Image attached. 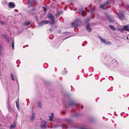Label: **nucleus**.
I'll return each mask as SVG.
<instances>
[{
  "instance_id": "79ce46f5",
  "label": "nucleus",
  "mask_w": 129,
  "mask_h": 129,
  "mask_svg": "<svg viewBox=\"0 0 129 129\" xmlns=\"http://www.w3.org/2000/svg\"><path fill=\"white\" fill-rule=\"evenodd\" d=\"M17 84H18V87H19V84H18V82L17 81Z\"/></svg>"
},
{
  "instance_id": "412c9836",
  "label": "nucleus",
  "mask_w": 129,
  "mask_h": 129,
  "mask_svg": "<svg viewBox=\"0 0 129 129\" xmlns=\"http://www.w3.org/2000/svg\"><path fill=\"white\" fill-rule=\"evenodd\" d=\"M28 2L29 3H35L36 2V0H28Z\"/></svg>"
},
{
  "instance_id": "2f4dec72",
  "label": "nucleus",
  "mask_w": 129,
  "mask_h": 129,
  "mask_svg": "<svg viewBox=\"0 0 129 129\" xmlns=\"http://www.w3.org/2000/svg\"><path fill=\"white\" fill-rule=\"evenodd\" d=\"M2 66L3 67V69H4V68H6V65L5 64H3Z\"/></svg>"
},
{
  "instance_id": "58836bf2",
  "label": "nucleus",
  "mask_w": 129,
  "mask_h": 129,
  "mask_svg": "<svg viewBox=\"0 0 129 129\" xmlns=\"http://www.w3.org/2000/svg\"><path fill=\"white\" fill-rule=\"evenodd\" d=\"M80 129H87V128H80Z\"/></svg>"
},
{
  "instance_id": "f8f14e48",
  "label": "nucleus",
  "mask_w": 129,
  "mask_h": 129,
  "mask_svg": "<svg viewBox=\"0 0 129 129\" xmlns=\"http://www.w3.org/2000/svg\"><path fill=\"white\" fill-rule=\"evenodd\" d=\"M16 125V121H14L12 125H11L10 128L11 129L15 127Z\"/></svg>"
},
{
  "instance_id": "de8ad7c7",
  "label": "nucleus",
  "mask_w": 129,
  "mask_h": 129,
  "mask_svg": "<svg viewBox=\"0 0 129 129\" xmlns=\"http://www.w3.org/2000/svg\"><path fill=\"white\" fill-rule=\"evenodd\" d=\"M70 37H67V38H69ZM66 39H67V38H66Z\"/></svg>"
},
{
  "instance_id": "7ed1b4c3",
  "label": "nucleus",
  "mask_w": 129,
  "mask_h": 129,
  "mask_svg": "<svg viewBox=\"0 0 129 129\" xmlns=\"http://www.w3.org/2000/svg\"><path fill=\"white\" fill-rule=\"evenodd\" d=\"M117 16L120 20L122 21L124 19V16L122 13L119 12L117 14Z\"/></svg>"
},
{
  "instance_id": "c756f323",
  "label": "nucleus",
  "mask_w": 129,
  "mask_h": 129,
  "mask_svg": "<svg viewBox=\"0 0 129 129\" xmlns=\"http://www.w3.org/2000/svg\"><path fill=\"white\" fill-rule=\"evenodd\" d=\"M0 24L2 25L5 24V22L4 21H0Z\"/></svg>"
},
{
  "instance_id": "f257e3e1",
  "label": "nucleus",
  "mask_w": 129,
  "mask_h": 129,
  "mask_svg": "<svg viewBox=\"0 0 129 129\" xmlns=\"http://www.w3.org/2000/svg\"><path fill=\"white\" fill-rule=\"evenodd\" d=\"M47 17L51 21V22L49 23L51 25L53 24L55 22L54 17L52 14L49 13L47 14Z\"/></svg>"
},
{
  "instance_id": "473e14b6",
  "label": "nucleus",
  "mask_w": 129,
  "mask_h": 129,
  "mask_svg": "<svg viewBox=\"0 0 129 129\" xmlns=\"http://www.w3.org/2000/svg\"><path fill=\"white\" fill-rule=\"evenodd\" d=\"M2 36L3 37V38H5L7 36H6L5 35H3Z\"/></svg>"
},
{
  "instance_id": "aec40b11",
  "label": "nucleus",
  "mask_w": 129,
  "mask_h": 129,
  "mask_svg": "<svg viewBox=\"0 0 129 129\" xmlns=\"http://www.w3.org/2000/svg\"><path fill=\"white\" fill-rule=\"evenodd\" d=\"M60 126H62V127L63 128H67V127H69L68 126V125H64V124H62Z\"/></svg>"
},
{
  "instance_id": "bb28decb",
  "label": "nucleus",
  "mask_w": 129,
  "mask_h": 129,
  "mask_svg": "<svg viewBox=\"0 0 129 129\" xmlns=\"http://www.w3.org/2000/svg\"><path fill=\"white\" fill-rule=\"evenodd\" d=\"M105 44L109 45L111 44V43L110 42H107L106 41L105 43Z\"/></svg>"
},
{
  "instance_id": "4c0bfd02",
  "label": "nucleus",
  "mask_w": 129,
  "mask_h": 129,
  "mask_svg": "<svg viewBox=\"0 0 129 129\" xmlns=\"http://www.w3.org/2000/svg\"><path fill=\"white\" fill-rule=\"evenodd\" d=\"M8 38V37L7 36L5 38V39H6V40Z\"/></svg>"
},
{
  "instance_id": "f704fd0d",
  "label": "nucleus",
  "mask_w": 129,
  "mask_h": 129,
  "mask_svg": "<svg viewBox=\"0 0 129 129\" xmlns=\"http://www.w3.org/2000/svg\"><path fill=\"white\" fill-rule=\"evenodd\" d=\"M92 8H91L90 9V10L91 11V13H93V10H92Z\"/></svg>"
},
{
  "instance_id": "cd10ccee",
  "label": "nucleus",
  "mask_w": 129,
  "mask_h": 129,
  "mask_svg": "<svg viewBox=\"0 0 129 129\" xmlns=\"http://www.w3.org/2000/svg\"><path fill=\"white\" fill-rule=\"evenodd\" d=\"M14 41L13 40L12 42V47L13 49H14Z\"/></svg>"
},
{
  "instance_id": "0eeeda50",
  "label": "nucleus",
  "mask_w": 129,
  "mask_h": 129,
  "mask_svg": "<svg viewBox=\"0 0 129 129\" xmlns=\"http://www.w3.org/2000/svg\"><path fill=\"white\" fill-rule=\"evenodd\" d=\"M15 6V4L13 2H10L8 4V7L10 8H13Z\"/></svg>"
},
{
  "instance_id": "4be33fe9",
  "label": "nucleus",
  "mask_w": 129,
  "mask_h": 129,
  "mask_svg": "<svg viewBox=\"0 0 129 129\" xmlns=\"http://www.w3.org/2000/svg\"><path fill=\"white\" fill-rule=\"evenodd\" d=\"M64 71L63 72V74H65L67 73V71L66 70V68H64Z\"/></svg>"
},
{
  "instance_id": "8fccbe9b",
  "label": "nucleus",
  "mask_w": 129,
  "mask_h": 129,
  "mask_svg": "<svg viewBox=\"0 0 129 129\" xmlns=\"http://www.w3.org/2000/svg\"><path fill=\"white\" fill-rule=\"evenodd\" d=\"M0 78H1V75H0Z\"/></svg>"
},
{
  "instance_id": "a211bd4d",
  "label": "nucleus",
  "mask_w": 129,
  "mask_h": 129,
  "mask_svg": "<svg viewBox=\"0 0 129 129\" xmlns=\"http://www.w3.org/2000/svg\"><path fill=\"white\" fill-rule=\"evenodd\" d=\"M30 22H27L24 23V25L26 26H27L30 24Z\"/></svg>"
},
{
  "instance_id": "c85d7f7f",
  "label": "nucleus",
  "mask_w": 129,
  "mask_h": 129,
  "mask_svg": "<svg viewBox=\"0 0 129 129\" xmlns=\"http://www.w3.org/2000/svg\"><path fill=\"white\" fill-rule=\"evenodd\" d=\"M32 3H29V4L28 6V8H30L32 7Z\"/></svg>"
},
{
  "instance_id": "b1692460",
  "label": "nucleus",
  "mask_w": 129,
  "mask_h": 129,
  "mask_svg": "<svg viewBox=\"0 0 129 129\" xmlns=\"http://www.w3.org/2000/svg\"><path fill=\"white\" fill-rule=\"evenodd\" d=\"M37 106L39 107H41V103L40 102H38L37 104Z\"/></svg>"
},
{
  "instance_id": "393cba45",
  "label": "nucleus",
  "mask_w": 129,
  "mask_h": 129,
  "mask_svg": "<svg viewBox=\"0 0 129 129\" xmlns=\"http://www.w3.org/2000/svg\"><path fill=\"white\" fill-rule=\"evenodd\" d=\"M62 13V11L59 12H57L56 14V17L59 16V15L61 13Z\"/></svg>"
},
{
  "instance_id": "5701e85b",
  "label": "nucleus",
  "mask_w": 129,
  "mask_h": 129,
  "mask_svg": "<svg viewBox=\"0 0 129 129\" xmlns=\"http://www.w3.org/2000/svg\"><path fill=\"white\" fill-rule=\"evenodd\" d=\"M18 100L17 101V102H16V107H17V109L19 110V106L18 104L17 103V101H18Z\"/></svg>"
},
{
  "instance_id": "2eb2a0df",
  "label": "nucleus",
  "mask_w": 129,
  "mask_h": 129,
  "mask_svg": "<svg viewBox=\"0 0 129 129\" xmlns=\"http://www.w3.org/2000/svg\"><path fill=\"white\" fill-rule=\"evenodd\" d=\"M35 114L34 113H33L32 115L31 116V120L33 121L35 118Z\"/></svg>"
},
{
  "instance_id": "9d476101",
  "label": "nucleus",
  "mask_w": 129,
  "mask_h": 129,
  "mask_svg": "<svg viewBox=\"0 0 129 129\" xmlns=\"http://www.w3.org/2000/svg\"><path fill=\"white\" fill-rule=\"evenodd\" d=\"M71 25L72 26L74 27H76V26L78 25L77 22L76 21H75L74 22L72 23Z\"/></svg>"
},
{
  "instance_id": "f03ea898",
  "label": "nucleus",
  "mask_w": 129,
  "mask_h": 129,
  "mask_svg": "<svg viewBox=\"0 0 129 129\" xmlns=\"http://www.w3.org/2000/svg\"><path fill=\"white\" fill-rule=\"evenodd\" d=\"M117 30L121 32L123 31L124 30L129 31V26L128 25H125L123 26V28H118Z\"/></svg>"
},
{
  "instance_id": "6ab92c4d",
  "label": "nucleus",
  "mask_w": 129,
  "mask_h": 129,
  "mask_svg": "<svg viewBox=\"0 0 129 129\" xmlns=\"http://www.w3.org/2000/svg\"><path fill=\"white\" fill-rule=\"evenodd\" d=\"M2 4L3 5H6L7 4V1L6 0H4L2 2Z\"/></svg>"
},
{
  "instance_id": "7c9ffc66",
  "label": "nucleus",
  "mask_w": 129,
  "mask_h": 129,
  "mask_svg": "<svg viewBox=\"0 0 129 129\" xmlns=\"http://www.w3.org/2000/svg\"><path fill=\"white\" fill-rule=\"evenodd\" d=\"M66 120L67 122H70L71 121V120L68 119H66Z\"/></svg>"
},
{
  "instance_id": "c9c22d12",
  "label": "nucleus",
  "mask_w": 129,
  "mask_h": 129,
  "mask_svg": "<svg viewBox=\"0 0 129 129\" xmlns=\"http://www.w3.org/2000/svg\"><path fill=\"white\" fill-rule=\"evenodd\" d=\"M6 40L8 42V43H9L10 42V41L9 40V38H8Z\"/></svg>"
},
{
  "instance_id": "39448f33",
  "label": "nucleus",
  "mask_w": 129,
  "mask_h": 129,
  "mask_svg": "<svg viewBox=\"0 0 129 129\" xmlns=\"http://www.w3.org/2000/svg\"><path fill=\"white\" fill-rule=\"evenodd\" d=\"M50 21L49 20H43L42 21L40 22L39 24V26H41L43 25L44 24H48L49 22Z\"/></svg>"
},
{
  "instance_id": "a878e982",
  "label": "nucleus",
  "mask_w": 129,
  "mask_h": 129,
  "mask_svg": "<svg viewBox=\"0 0 129 129\" xmlns=\"http://www.w3.org/2000/svg\"><path fill=\"white\" fill-rule=\"evenodd\" d=\"M101 41L102 42L104 43V44L105 43L106 41V40L103 38L102 40H101Z\"/></svg>"
},
{
  "instance_id": "423d86ee",
  "label": "nucleus",
  "mask_w": 129,
  "mask_h": 129,
  "mask_svg": "<svg viewBox=\"0 0 129 129\" xmlns=\"http://www.w3.org/2000/svg\"><path fill=\"white\" fill-rule=\"evenodd\" d=\"M109 4V2L107 1L105 3H104L103 4L100 5V7L103 10H105V6Z\"/></svg>"
},
{
  "instance_id": "1a4fd4ad",
  "label": "nucleus",
  "mask_w": 129,
  "mask_h": 129,
  "mask_svg": "<svg viewBox=\"0 0 129 129\" xmlns=\"http://www.w3.org/2000/svg\"><path fill=\"white\" fill-rule=\"evenodd\" d=\"M86 28L87 30L89 32H91V29L90 26L89 24H88L86 26Z\"/></svg>"
},
{
  "instance_id": "a19ab883",
  "label": "nucleus",
  "mask_w": 129,
  "mask_h": 129,
  "mask_svg": "<svg viewBox=\"0 0 129 129\" xmlns=\"http://www.w3.org/2000/svg\"><path fill=\"white\" fill-rule=\"evenodd\" d=\"M68 33V32H64V33L66 34L67 33Z\"/></svg>"
},
{
  "instance_id": "3c124183",
  "label": "nucleus",
  "mask_w": 129,
  "mask_h": 129,
  "mask_svg": "<svg viewBox=\"0 0 129 129\" xmlns=\"http://www.w3.org/2000/svg\"><path fill=\"white\" fill-rule=\"evenodd\" d=\"M128 8H129V6H128Z\"/></svg>"
},
{
  "instance_id": "dca6fc26",
  "label": "nucleus",
  "mask_w": 129,
  "mask_h": 129,
  "mask_svg": "<svg viewBox=\"0 0 129 129\" xmlns=\"http://www.w3.org/2000/svg\"><path fill=\"white\" fill-rule=\"evenodd\" d=\"M107 18L108 20L110 22H113V20L108 15L107 16Z\"/></svg>"
},
{
  "instance_id": "e433bc0d",
  "label": "nucleus",
  "mask_w": 129,
  "mask_h": 129,
  "mask_svg": "<svg viewBox=\"0 0 129 129\" xmlns=\"http://www.w3.org/2000/svg\"><path fill=\"white\" fill-rule=\"evenodd\" d=\"M57 33H61V31L59 30H57Z\"/></svg>"
},
{
  "instance_id": "ddd939ff",
  "label": "nucleus",
  "mask_w": 129,
  "mask_h": 129,
  "mask_svg": "<svg viewBox=\"0 0 129 129\" xmlns=\"http://www.w3.org/2000/svg\"><path fill=\"white\" fill-rule=\"evenodd\" d=\"M109 27L112 30H116V28H115L112 25H109Z\"/></svg>"
},
{
  "instance_id": "f3484780",
  "label": "nucleus",
  "mask_w": 129,
  "mask_h": 129,
  "mask_svg": "<svg viewBox=\"0 0 129 129\" xmlns=\"http://www.w3.org/2000/svg\"><path fill=\"white\" fill-rule=\"evenodd\" d=\"M10 76H11V79L13 81H14L15 80V79L14 78V76L12 73H11V74Z\"/></svg>"
},
{
  "instance_id": "9b49d317",
  "label": "nucleus",
  "mask_w": 129,
  "mask_h": 129,
  "mask_svg": "<svg viewBox=\"0 0 129 129\" xmlns=\"http://www.w3.org/2000/svg\"><path fill=\"white\" fill-rule=\"evenodd\" d=\"M57 26L56 25H52L51 28L49 29L50 31H52L54 30V29L56 28Z\"/></svg>"
},
{
  "instance_id": "49530a36",
  "label": "nucleus",
  "mask_w": 129,
  "mask_h": 129,
  "mask_svg": "<svg viewBox=\"0 0 129 129\" xmlns=\"http://www.w3.org/2000/svg\"><path fill=\"white\" fill-rule=\"evenodd\" d=\"M72 104H74V102H72Z\"/></svg>"
},
{
  "instance_id": "c03bdc74",
  "label": "nucleus",
  "mask_w": 129,
  "mask_h": 129,
  "mask_svg": "<svg viewBox=\"0 0 129 129\" xmlns=\"http://www.w3.org/2000/svg\"><path fill=\"white\" fill-rule=\"evenodd\" d=\"M70 106H72L71 103H70Z\"/></svg>"
},
{
  "instance_id": "20e7f679",
  "label": "nucleus",
  "mask_w": 129,
  "mask_h": 129,
  "mask_svg": "<svg viewBox=\"0 0 129 129\" xmlns=\"http://www.w3.org/2000/svg\"><path fill=\"white\" fill-rule=\"evenodd\" d=\"M47 126V123L44 121H42L41 124V127L42 128H45Z\"/></svg>"
},
{
  "instance_id": "6e6552de",
  "label": "nucleus",
  "mask_w": 129,
  "mask_h": 129,
  "mask_svg": "<svg viewBox=\"0 0 129 129\" xmlns=\"http://www.w3.org/2000/svg\"><path fill=\"white\" fill-rule=\"evenodd\" d=\"M51 116H49V120L50 121H52L54 117V114H53V113H51Z\"/></svg>"
},
{
  "instance_id": "a18cd8bd",
  "label": "nucleus",
  "mask_w": 129,
  "mask_h": 129,
  "mask_svg": "<svg viewBox=\"0 0 129 129\" xmlns=\"http://www.w3.org/2000/svg\"><path fill=\"white\" fill-rule=\"evenodd\" d=\"M34 10V9H32L31 10L32 11V12H33V11Z\"/></svg>"
},
{
  "instance_id": "ea45409f",
  "label": "nucleus",
  "mask_w": 129,
  "mask_h": 129,
  "mask_svg": "<svg viewBox=\"0 0 129 129\" xmlns=\"http://www.w3.org/2000/svg\"><path fill=\"white\" fill-rule=\"evenodd\" d=\"M112 78V80H113V77H109V78Z\"/></svg>"
},
{
  "instance_id": "4468645a",
  "label": "nucleus",
  "mask_w": 129,
  "mask_h": 129,
  "mask_svg": "<svg viewBox=\"0 0 129 129\" xmlns=\"http://www.w3.org/2000/svg\"><path fill=\"white\" fill-rule=\"evenodd\" d=\"M81 12L82 15L83 16H86V13L84 11L82 10L81 11Z\"/></svg>"
},
{
  "instance_id": "37998d69",
  "label": "nucleus",
  "mask_w": 129,
  "mask_h": 129,
  "mask_svg": "<svg viewBox=\"0 0 129 129\" xmlns=\"http://www.w3.org/2000/svg\"><path fill=\"white\" fill-rule=\"evenodd\" d=\"M81 109H83V106H81Z\"/></svg>"
},
{
  "instance_id": "72a5a7b5",
  "label": "nucleus",
  "mask_w": 129,
  "mask_h": 129,
  "mask_svg": "<svg viewBox=\"0 0 129 129\" xmlns=\"http://www.w3.org/2000/svg\"><path fill=\"white\" fill-rule=\"evenodd\" d=\"M98 38H99V39H100L101 40L103 39L102 37L100 36H98Z\"/></svg>"
},
{
  "instance_id": "09e8293b",
  "label": "nucleus",
  "mask_w": 129,
  "mask_h": 129,
  "mask_svg": "<svg viewBox=\"0 0 129 129\" xmlns=\"http://www.w3.org/2000/svg\"><path fill=\"white\" fill-rule=\"evenodd\" d=\"M88 21H89V20H87V22H88Z\"/></svg>"
}]
</instances>
